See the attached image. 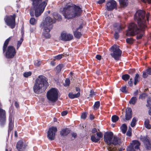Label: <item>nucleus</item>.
<instances>
[{"label":"nucleus","instance_id":"15","mask_svg":"<svg viewBox=\"0 0 151 151\" xmlns=\"http://www.w3.org/2000/svg\"><path fill=\"white\" fill-rule=\"evenodd\" d=\"M27 145L23 143L22 140L19 141L16 145V148L18 151H26Z\"/></svg>","mask_w":151,"mask_h":151},{"label":"nucleus","instance_id":"14","mask_svg":"<svg viewBox=\"0 0 151 151\" xmlns=\"http://www.w3.org/2000/svg\"><path fill=\"white\" fill-rule=\"evenodd\" d=\"M73 38V36L72 34L65 32H62L60 37V39L64 41H70Z\"/></svg>","mask_w":151,"mask_h":151},{"label":"nucleus","instance_id":"53","mask_svg":"<svg viewBox=\"0 0 151 151\" xmlns=\"http://www.w3.org/2000/svg\"><path fill=\"white\" fill-rule=\"evenodd\" d=\"M144 2H147L149 4L151 3V0H141Z\"/></svg>","mask_w":151,"mask_h":151},{"label":"nucleus","instance_id":"10","mask_svg":"<svg viewBox=\"0 0 151 151\" xmlns=\"http://www.w3.org/2000/svg\"><path fill=\"white\" fill-rule=\"evenodd\" d=\"M140 144L137 140H134L132 141L127 149V151H137L139 150Z\"/></svg>","mask_w":151,"mask_h":151},{"label":"nucleus","instance_id":"50","mask_svg":"<svg viewBox=\"0 0 151 151\" xmlns=\"http://www.w3.org/2000/svg\"><path fill=\"white\" fill-rule=\"evenodd\" d=\"M146 71L148 74L151 75V68H148Z\"/></svg>","mask_w":151,"mask_h":151},{"label":"nucleus","instance_id":"61","mask_svg":"<svg viewBox=\"0 0 151 151\" xmlns=\"http://www.w3.org/2000/svg\"><path fill=\"white\" fill-rule=\"evenodd\" d=\"M132 82L133 81L132 80V79H131L130 80L128 81V83L130 85H131L132 83Z\"/></svg>","mask_w":151,"mask_h":151},{"label":"nucleus","instance_id":"17","mask_svg":"<svg viewBox=\"0 0 151 151\" xmlns=\"http://www.w3.org/2000/svg\"><path fill=\"white\" fill-rule=\"evenodd\" d=\"M6 121V112L4 110L0 108V124L2 125Z\"/></svg>","mask_w":151,"mask_h":151},{"label":"nucleus","instance_id":"26","mask_svg":"<svg viewBox=\"0 0 151 151\" xmlns=\"http://www.w3.org/2000/svg\"><path fill=\"white\" fill-rule=\"evenodd\" d=\"M53 17V18H51V19H52L55 20V22L56 19L60 20L61 19V16L60 15L57 14H54Z\"/></svg>","mask_w":151,"mask_h":151},{"label":"nucleus","instance_id":"2","mask_svg":"<svg viewBox=\"0 0 151 151\" xmlns=\"http://www.w3.org/2000/svg\"><path fill=\"white\" fill-rule=\"evenodd\" d=\"M81 12V8L79 6L71 4L64 8L62 13L66 18L69 19L80 15Z\"/></svg>","mask_w":151,"mask_h":151},{"label":"nucleus","instance_id":"28","mask_svg":"<svg viewBox=\"0 0 151 151\" xmlns=\"http://www.w3.org/2000/svg\"><path fill=\"white\" fill-rule=\"evenodd\" d=\"M145 127L148 129H151V126L149 124V120L148 119H146L145 122Z\"/></svg>","mask_w":151,"mask_h":151},{"label":"nucleus","instance_id":"24","mask_svg":"<svg viewBox=\"0 0 151 151\" xmlns=\"http://www.w3.org/2000/svg\"><path fill=\"white\" fill-rule=\"evenodd\" d=\"M80 96V93L79 92L76 94H74L72 93H69L68 94V96L70 99H74L78 98Z\"/></svg>","mask_w":151,"mask_h":151},{"label":"nucleus","instance_id":"56","mask_svg":"<svg viewBox=\"0 0 151 151\" xmlns=\"http://www.w3.org/2000/svg\"><path fill=\"white\" fill-rule=\"evenodd\" d=\"M91 132L93 133H95L97 132V129L95 128H94L92 130Z\"/></svg>","mask_w":151,"mask_h":151},{"label":"nucleus","instance_id":"46","mask_svg":"<svg viewBox=\"0 0 151 151\" xmlns=\"http://www.w3.org/2000/svg\"><path fill=\"white\" fill-rule=\"evenodd\" d=\"M62 56L63 55H58L56 56L55 57V59L60 60L62 58Z\"/></svg>","mask_w":151,"mask_h":151},{"label":"nucleus","instance_id":"31","mask_svg":"<svg viewBox=\"0 0 151 151\" xmlns=\"http://www.w3.org/2000/svg\"><path fill=\"white\" fill-rule=\"evenodd\" d=\"M37 20H36L35 18H31L30 20V23L32 25H35L36 24Z\"/></svg>","mask_w":151,"mask_h":151},{"label":"nucleus","instance_id":"20","mask_svg":"<svg viewBox=\"0 0 151 151\" xmlns=\"http://www.w3.org/2000/svg\"><path fill=\"white\" fill-rule=\"evenodd\" d=\"M132 116V110L130 108H127L126 110L125 119L127 120H129Z\"/></svg>","mask_w":151,"mask_h":151},{"label":"nucleus","instance_id":"41","mask_svg":"<svg viewBox=\"0 0 151 151\" xmlns=\"http://www.w3.org/2000/svg\"><path fill=\"white\" fill-rule=\"evenodd\" d=\"M139 75L138 74H137L135 76L134 78V84L136 85L138 81V78Z\"/></svg>","mask_w":151,"mask_h":151},{"label":"nucleus","instance_id":"18","mask_svg":"<svg viewBox=\"0 0 151 151\" xmlns=\"http://www.w3.org/2000/svg\"><path fill=\"white\" fill-rule=\"evenodd\" d=\"M96 134V136L93 134L91 136V140L95 142H97L103 137V134L101 132H97Z\"/></svg>","mask_w":151,"mask_h":151},{"label":"nucleus","instance_id":"44","mask_svg":"<svg viewBox=\"0 0 151 151\" xmlns=\"http://www.w3.org/2000/svg\"><path fill=\"white\" fill-rule=\"evenodd\" d=\"M126 42L128 43L131 44L132 43L133 40L131 38H128L126 39Z\"/></svg>","mask_w":151,"mask_h":151},{"label":"nucleus","instance_id":"27","mask_svg":"<svg viewBox=\"0 0 151 151\" xmlns=\"http://www.w3.org/2000/svg\"><path fill=\"white\" fill-rule=\"evenodd\" d=\"M121 129L124 134H125L126 131L127 127L125 124H123L121 127Z\"/></svg>","mask_w":151,"mask_h":151},{"label":"nucleus","instance_id":"13","mask_svg":"<svg viewBox=\"0 0 151 151\" xmlns=\"http://www.w3.org/2000/svg\"><path fill=\"white\" fill-rule=\"evenodd\" d=\"M106 9L107 11H111L116 8L117 3L114 0H110L106 2Z\"/></svg>","mask_w":151,"mask_h":151},{"label":"nucleus","instance_id":"9","mask_svg":"<svg viewBox=\"0 0 151 151\" xmlns=\"http://www.w3.org/2000/svg\"><path fill=\"white\" fill-rule=\"evenodd\" d=\"M113 137V134L111 132H106L104 135V141L108 145L107 149L109 151H111L114 149L110 146Z\"/></svg>","mask_w":151,"mask_h":151},{"label":"nucleus","instance_id":"36","mask_svg":"<svg viewBox=\"0 0 151 151\" xmlns=\"http://www.w3.org/2000/svg\"><path fill=\"white\" fill-rule=\"evenodd\" d=\"M41 64V61L39 60H37L35 61L34 65L37 67L39 66Z\"/></svg>","mask_w":151,"mask_h":151},{"label":"nucleus","instance_id":"55","mask_svg":"<svg viewBox=\"0 0 151 151\" xmlns=\"http://www.w3.org/2000/svg\"><path fill=\"white\" fill-rule=\"evenodd\" d=\"M96 58L98 60H100L101 59V55H97L96 56Z\"/></svg>","mask_w":151,"mask_h":151},{"label":"nucleus","instance_id":"60","mask_svg":"<svg viewBox=\"0 0 151 151\" xmlns=\"http://www.w3.org/2000/svg\"><path fill=\"white\" fill-rule=\"evenodd\" d=\"M150 16V14L148 13L146 14V17L147 20V21H148V18Z\"/></svg>","mask_w":151,"mask_h":151},{"label":"nucleus","instance_id":"7","mask_svg":"<svg viewBox=\"0 0 151 151\" xmlns=\"http://www.w3.org/2000/svg\"><path fill=\"white\" fill-rule=\"evenodd\" d=\"M58 91L55 88H52L47 93V97L50 101L54 102L56 101L58 98Z\"/></svg>","mask_w":151,"mask_h":151},{"label":"nucleus","instance_id":"5","mask_svg":"<svg viewBox=\"0 0 151 151\" xmlns=\"http://www.w3.org/2000/svg\"><path fill=\"white\" fill-rule=\"evenodd\" d=\"M32 1L33 7L35 10V15L38 17L44 10L48 0H31Z\"/></svg>","mask_w":151,"mask_h":151},{"label":"nucleus","instance_id":"59","mask_svg":"<svg viewBox=\"0 0 151 151\" xmlns=\"http://www.w3.org/2000/svg\"><path fill=\"white\" fill-rule=\"evenodd\" d=\"M90 118L91 119H93L94 118V116L92 115H90Z\"/></svg>","mask_w":151,"mask_h":151},{"label":"nucleus","instance_id":"21","mask_svg":"<svg viewBox=\"0 0 151 151\" xmlns=\"http://www.w3.org/2000/svg\"><path fill=\"white\" fill-rule=\"evenodd\" d=\"M82 27V25H80L79 27L76 28V31L74 32V35L76 38L78 39L80 38L81 34L80 32H77V31L79 29H81Z\"/></svg>","mask_w":151,"mask_h":151},{"label":"nucleus","instance_id":"52","mask_svg":"<svg viewBox=\"0 0 151 151\" xmlns=\"http://www.w3.org/2000/svg\"><path fill=\"white\" fill-rule=\"evenodd\" d=\"M68 113V111H63L61 113V115L62 116H64L66 115Z\"/></svg>","mask_w":151,"mask_h":151},{"label":"nucleus","instance_id":"11","mask_svg":"<svg viewBox=\"0 0 151 151\" xmlns=\"http://www.w3.org/2000/svg\"><path fill=\"white\" fill-rule=\"evenodd\" d=\"M15 15L14 14L13 15L7 16L5 18V22L12 29L14 28L15 26Z\"/></svg>","mask_w":151,"mask_h":151},{"label":"nucleus","instance_id":"8","mask_svg":"<svg viewBox=\"0 0 151 151\" xmlns=\"http://www.w3.org/2000/svg\"><path fill=\"white\" fill-rule=\"evenodd\" d=\"M110 55L115 60H118L121 56L122 51L119 49V46L114 45L110 48Z\"/></svg>","mask_w":151,"mask_h":151},{"label":"nucleus","instance_id":"6","mask_svg":"<svg viewBox=\"0 0 151 151\" xmlns=\"http://www.w3.org/2000/svg\"><path fill=\"white\" fill-rule=\"evenodd\" d=\"M11 37H10L6 40L3 47V52H4L5 51H6L5 56L6 58H13L16 53L15 49L12 46H9L6 49L9 42L11 39Z\"/></svg>","mask_w":151,"mask_h":151},{"label":"nucleus","instance_id":"45","mask_svg":"<svg viewBox=\"0 0 151 151\" xmlns=\"http://www.w3.org/2000/svg\"><path fill=\"white\" fill-rule=\"evenodd\" d=\"M147 96V95L145 93H142L141 95H140L139 97V99H143L145 98Z\"/></svg>","mask_w":151,"mask_h":151},{"label":"nucleus","instance_id":"38","mask_svg":"<svg viewBox=\"0 0 151 151\" xmlns=\"http://www.w3.org/2000/svg\"><path fill=\"white\" fill-rule=\"evenodd\" d=\"M23 41V40L22 38H21L20 40L18 41L17 42V49H18L19 47L20 46L21 44H22V41Z\"/></svg>","mask_w":151,"mask_h":151},{"label":"nucleus","instance_id":"1","mask_svg":"<svg viewBox=\"0 0 151 151\" xmlns=\"http://www.w3.org/2000/svg\"><path fill=\"white\" fill-rule=\"evenodd\" d=\"M145 15V12L141 10H138L136 12L134 19L137 22L140 29H137L136 24L132 23L129 26V29L126 33L127 36H134L137 34V38L138 39H140L142 37L144 34V29L146 27Z\"/></svg>","mask_w":151,"mask_h":151},{"label":"nucleus","instance_id":"35","mask_svg":"<svg viewBox=\"0 0 151 151\" xmlns=\"http://www.w3.org/2000/svg\"><path fill=\"white\" fill-rule=\"evenodd\" d=\"M100 104L99 101H97L95 102L94 105V109H96L98 108L100 106Z\"/></svg>","mask_w":151,"mask_h":151},{"label":"nucleus","instance_id":"25","mask_svg":"<svg viewBox=\"0 0 151 151\" xmlns=\"http://www.w3.org/2000/svg\"><path fill=\"white\" fill-rule=\"evenodd\" d=\"M120 5L122 7L126 6L127 4V0H119Z\"/></svg>","mask_w":151,"mask_h":151},{"label":"nucleus","instance_id":"16","mask_svg":"<svg viewBox=\"0 0 151 151\" xmlns=\"http://www.w3.org/2000/svg\"><path fill=\"white\" fill-rule=\"evenodd\" d=\"M120 142L121 141L119 137L116 136H114L112 141L111 145H110V146L114 149H112V150L111 151H114L116 150V148H114V146L115 145L119 144Z\"/></svg>","mask_w":151,"mask_h":151},{"label":"nucleus","instance_id":"39","mask_svg":"<svg viewBox=\"0 0 151 151\" xmlns=\"http://www.w3.org/2000/svg\"><path fill=\"white\" fill-rule=\"evenodd\" d=\"M31 74V72H29L24 73L23 74V75L24 77L27 78L29 76H30Z\"/></svg>","mask_w":151,"mask_h":151},{"label":"nucleus","instance_id":"62","mask_svg":"<svg viewBox=\"0 0 151 151\" xmlns=\"http://www.w3.org/2000/svg\"><path fill=\"white\" fill-rule=\"evenodd\" d=\"M115 27L117 29H118V30H119L120 29H121V27L119 25L117 26V27Z\"/></svg>","mask_w":151,"mask_h":151},{"label":"nucleus","instance_id":"51","mask_svg":"<svg viewBox=\"0 0 151 151\" xmlns=\"http://www.w3.org/2000/svg\"><path fill=\"white\" fill-rule=\"evenodd\" d=\"M148 74L146 72H143V77L144 78H146L147 77V76H148Z\"/></svg>","mask_w":151,"mask_h":151},{"label":"nucleus","instance_id":"23","mask_svg":"<svg viewBox=\"0 0 151 151\" xmlns=\"http://www.w3.org/2000/svg\"><path fill=\"white\" fill-rule=\"evenodd\" d=\"M69 132L70 131L68 129H64L60 131V134L62 136H64L67 135Z\"/></svg>","mask_w":151,"mask_h":151},{"label":"nucleus","instance_id":"49","mask_svg":"<svg viewBox=\"0 0 151 151\" xmlns=\"http://www.w3.org/2000/svg\"><path fill=\"white\" fill-rule=\"evenodd\" d=\"M86 117V114L85 113H83L81 115V118L83 119H85Z\"/></svg>","mask_w":151,"mask_h":151},{"label":"nucleus","instance_id":"54","mask_svg":"<svg viewBox=\"0 0 151 151\" xmlns=\"http://www.w3.org/2000/svg\"><path fill=\"white\" fill-rule=\"evenodd\" d=\"M114 37L116 39H117L119 37V35L117 32L116 31L115 33L114 34Z\"/></svg>","mask_w":151,"mask_h":151},{"label":"nucleus","instance_id":"58","mask_svg":"<svg viewBox=\"0 0 151 151\" xmlns=\"http://www.w3.org/2000/svg\"><path fill=\"white\" fill-rule=\"evenodd\" d=\"M72 137L75 138L76 137L77 135L76 133H73L72 134Z\"/></svg>","mask_w":151,"mask_h":151},{"label":"nucleus","instance_id":"57","mask_svg":"<svg viewBox=\"0 0 151 151\" xmlns=\"http://www.w3.org/2000/svg\"><path fill=\"white\" fill-rule=\"evenodd\" d=\"M15 106L17 108L19 107V104L17 102H15Z\"/></svg>","mask_w":151,"mask_h":151},{"label":"nucleus","instance_id":"30","mask_svg":"<svg viewBox=\"0 0 151 151\" xmlns=\"http://www.w3.org/2000/svg\"><path fill=\"white\" fill-rule=\"evenodd\" d=\"M137 99L136 97H133L129 101V103L130 104H132L134 105L136 102Z\"/></svg>","mask_w":151,"mask_h":151},{"label":"nucleus","instance_id":"63","mask_svg":"<svg viewBox=\"0 0 151 151\" xmlns=\"http://www.w3.org/2000/svg\"><path fill=\"white\" fill-rule=\"evenodd\" d=\"M76 90L77 91L80 92V89L78 87L76 88Z\"/></svg>","mask_w":151,"mask_h":151},{"label":"nucleus","instance_id":"47","mask_svg":"<svg viewBox=\"0 0 151 151\" xmlns=\"http://www.w3.org/2000/svg\"><path fill=\"white\" fill-rule=\"evenodd\" d=\"M95 95H96V93H94L93 91V90H91L90 92V94H89L90 96L92 97Z\"/></svg>","mask_w":151,"mask_h":151},{"label":"nucleus","instance_id":"33","mask_svg":"<svg viewBox=\"0 0 151 151\" xmlns=\"http://www.w3.org/2000/svg\"><path fill=\"white\" fill-rule=\"evenodd\" d=\"M63 65H59L56 67L55 69L57 73H59L61 71Z\"/></svg>","mask_w":151,"mask_h":151},{"label":"nucleus","instance_id":"37","mask_svg":"<svg viewBox=\"0 0 151 151\" xmlns=\"http://www.w3.org/2000/svg\"><path fill=\"white\" fill-rule=\"evenodd\" d=\"M120 90L123 93H127V91L126 89V86L122 87L120 89Z\"/></svg>","mask_w":151,"mask_h":151},{"label":"nucleus","instance_id":"32","mask_svg":"<svg viewBox=\"0 0 151 151\" xmlns=\"http://www.w3.org/2000/svg\"><path fill=\"white\" fill-rule=\"evenodd\" d=\"M137 120L136 118H133L131 124V126L132 127H133L135 125Z\"/></svg>","mask_w":151,"mask_h":151},{"label":"nucleus","instance_id":"12","mask_svg":"<svg viewBox=\"0 0 151 151\" xmlns=\"http://www.w3.org/2000/svg\"><path fill=\"white\" fill-rule=\"evenodd\" d=\"M57 131V129L56 127H50L47 132V137L48 139L51 140L54 139L55 135V133Z\"/></svg>","mask_w":151,"mask_h":151},{"label":"nucleus","instance_id":"19","mask_svg":"<svg viewBox=\"0 0 151 151\" xmlns=\"http://www.w3.org/2000/svg\"><path fill=\"white\" fill-rule=\"evenodd\" d=\"M142 141L144 144L145 148L147 150L151 149V144L150 143L148 139L146 137H144L142 139Z\"/></svg>","mask_w":151,"mask_h":151},{"label":"nucleus","instance_id":"29","mask_svg":"<svg viewBox=\"0 0 151 151\" xmlns=\"http://www.w3.org/2000/svg\"><path fill=\"white\" fill-rule=\"evenodd\" d=\"M119 117L116 115L113 116L111 117L112 121L113 122H116L119 120Z\"/></svg>","mask_w":151,"mask_h":151},{"label":"nucleus","instance_id":"42","mask_svg":"<svg viewBox=\"0 0 151 151\" xmlns=\"http://www.w3.org/2000/svg\"><path fill=\"white\" fill-rule=\"evenodd\" d=\"M147 106H148L150 107H151V99L149 98L147 100Z\"/></svg>","mask_w":151,"mask_h":151},{"label":"nucleus","instance_id":"3","mask_svg":"<svg viewBox=\"0 0 151 151\" xmlns=\"http://www.w3.org/2000/svg\"><path fill=\"white\" fill-rule=\"evenodd\" d=\"M48 86L46 78L43 76H40L37 78L33 86L35 93L39 94L44 91Z\"/></svg>","mask_w":151,"mask_h":151},{"label":"nucleus","instance_id":"40","mask_svg":"<svg viewBox=\"0 0 151 151\" xmlns=\"http://www.w3.org/2000/svg\"><path fill=\"white\" fill-rule=\"evenodd\" d=\"M132 134V129L130 127L128 128V131L127 133V135L128 136H130Z\"/></svg>","mask_w":151,"mask_h":151},{"label":"nucleus","instance_id":"4","mask_svg":"<svg viewBox=\"0 0 151 151\" xmlns=\"http://www.w3.org/2000/svg\"><path fill=\"white\" fill-rule=\"evenodd\" d=\"M55 20L48 16L47 17L41 24L40 26L43 30L42 35L46 38L48 39L50 37V32L52 28V24L55 23Z\"/></svg>","mask_w":151,"mask_h":151},{"label":"nucleus","instance_id":"48","mask_svg":"<svg viewBox=\"0 0 151 151\" xmlns=\"http://www.w3.org/2000/svg\"><path fill=\"white\" fill-rule=\"evenodd\" d=\"M105 0H99L96 1V3L99 4H101L105 2Z\"/></svg>","mask_w":151,"mask_h":151},{"label":"nucleus","instance_id":"22","mask_svg":"<svg viewBox=\"0 0 151 151\" xmlns=\"http://www.w3.org/2000/svg\"><path fill=\"white\" fill-rule=\"evenodd\" d=\"M9 129L8 132L12 130L14 127V121L12 120V116H9Z\"/></svg>","mask_w":151,"mask_h":151},{"label":"nucleus","instance_id":"34","mask_svg":"<svg viewBox=\"0 0 151 151\" xmlns=\"http://www.w3.org/2000/svg\"><path fill=\"white\" fill-rule=\"evenodd\" d=\"M122 78L123 80L125 81H126L129 78V76L127 74L124 75L122 76Z\"/></svg>","mask_w":151,"mask_h":151},{"label":"nucleus","instance_id":"43","mask_svg":"<svg viewBox=\"0 0 151 151\" xmlns=\"http://www.w3.org/2000/svg\"><path fill=\"white\" fill-rule=\"evenodd\" d=\"M70 83V80L68 79H66L65 81V83L64 84V86H68Z\"/></svg>","mask_w":151,"mask_h":151},{"label":"nucleus","instance_id":"64","mask_svg":"<svg viewBox=\"0 0 151 151\" xmlns=\"http://www.w3.org/2000/svg\"><path fill=\"white\" fill-rule=\"evenodd\" d=\"M150 108V109L149 111V114L150 115H151V107Z\"/></svg>","mask_w":151,"mask_h":151}]
</instances>
